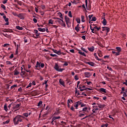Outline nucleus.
<instances>
[{
  "label": "nucleus",
  "instance_id": "nucleus-63",
  "mask_svg": "<svg viewBox=\"0 0 127 127\" xmlns=\"http://www.w3.org/2000/svg\"><path fill=\"white\" fill-rule=\"evenodd\" d=\"M64 66H68V63L67 62H64Z\"/></svg>",
  "mask_w": 127,
  "mask_h": 127
},
{
  "label": "nucleus",
  "instance_id": "nucleus-31",
  "mask_svg": "<svg viewBox=\"0 0 127 127\" xmlns=\"http://www.w3.org/2000/svg\"><path fill=\"white\" fill-rule=\"evenodd\" d=\"M98 107L100 108V109H103V108H105V105H101V104H98Z\"/></svg>",
  "mask_w": 127,
  "mask_h": 127
},
{
  "label": "nucleus",
  "instance_id": "nucleus-33",
  "mask_svg": "<svg viewBox=\"0 0 127 127\" xmlns=\"http://www.w3.org/2000/svg\"><path fill=\"white\" fill-rule=\"evenodd\" d=\"M81 21L82 22H85V21H86V20H85V16L83 15H81Z\"/></svg>",
  "mask_w": 127,
  "mask_h": 127
},
{
  "label": "nucleus",
  "instance_id": "nucleus-46",
  "mask_svg": "<svg viewBox=\"0 0 127 127\" xmlns=\"http://www.w3.org/2000/svg\"><path fill=\"white\" fill-rule=\"evenodd\" d=\"M97 20V18H96V17H93L91 19V21H96Z\"/></svg>",
  "mask_w": 127,
  "mask_h": 127
},
{
  "label": "nucleus",
  "instance_id": "nucleus-10",
  "mask_svg": "<svg viewBox=\"0 0 127 127\" xmlns=\"http://www.w3.org/2000/svg\"><path fill=\"white\" fill-rule=\"evenodd\" d=\"M53 52L54 53H56V54H58V55H61V51H57L56 50H53Z\"/></svg>",
  "mask_w": 127,
  "mask_h": 127
},
{
  "label": "nucleus",
  "instance_id": "nucleus-48",
  "mask_svg": "<svg viewBox=\"0 0 127 127\" xmlns=\"http://www.w3.org/2000/svg\"><path fill=\"white\" fill-rule=\"evenodd\" d=\"M68 16H69V17H72V12L71 11L68 12Z\"/></svg>",
  "mask_w": 127,
  "mask_h": 127
},
{
  "label": "nucleus",
  "instance_id": "nucleus-7",
  "mask_svg": "<svg viewBox=\"0 0 127 127\" xmlns=\"http://www.w3.org/2000/svg\"><path fill=\"white\" fill-rule=\"evenodd\" d=\"M41 64V63H39V62H37L36 65L35 66V68L36 70H40V68H38V67H40Z\"/></svg>",
  "mask_w": 127,
  "mask_h": 127
},
{
  "label": "nucleus",
  "instance_id": "nucleus-24",
  "mask_svg": "<svg viewBox=\"0 0 127 127\" xmlns=\"http://www.w3.org/2000/svg\"><path fill=\"white\" fill-rule=\"evenodd\" d=\"M60 24H61L62 26H64V27H66V24H65V22H64L63 20L60 23Z\"/></svg>",
  "mask_w": 127,
  "mask_h": 127
},
{
  "label": "nucleus",
  "instance_id": "nucleus-57",
  "mask_svg": "<svg viewBox=\"0 0 127 127\" xmlns=\"http://www.w3.org/2000/svg\"><path fill=\"white\" fill-rule=\"evenodd\" d=\"M93 16H94V15H93V14L89 15L88 16V17L89 18V20H91V19L92 18V17H93Z\"/></svg>",
  "mask_w": 127,
  "mask_h": 127
},
{
  "label": "nucleus",
  "instance_id": "nucleus-49",
  "mask_svg": "<svg viewBox=\"0 0 127 127\" xmlns=\"http://www.w3.org/2000/svg\"><path fill=\"white\" fill-rule=\"evenodd\" d=\"M55 121V119L54 118H53V119H52V122H51V124L53 126H54V123H54Z\"/></svg>",
  "mask_w": 127,
  "mask_h": 127
},
{
  "label": "nucleus",
  "instance_id": "nucleus-22",
  "mask_svg": "<svg viewBox=\"0 0 127 127\" xmlns=\"http://www.w3.org/2000/svg\"><path fill=\"white\" fill-rule=\"evenodd\" d=\"M54 19H56V20H57V21H58V22H59V23H61V22L63 21V20H62L59 18H54Z\"/></svg>",
  "mask_w": 127,
  "mask_h": 127
},
{
  "label": "nucleus",
  "instance_id": "nucleus-56",
  "mask_svg": "<svg viewBox=\"0 0 127 127\" xmlns=\"http://www.w3.org/2000/svg\"><path fill=\"white\" fill-rule=\"evenodd\" d=\"M33 21H34V22L35 23H37V19L36 18H33Z\"/></svg>",
  "mask_w": 127,
  "mask_h": 127
},
{
  "label": "nucleus",
  "instance_id": "nucleus-17",
  "mask_svg": "<svg viewBox=\"0 0 127 127\" xmlns=\"http://www.w3.org/2000/svg\"><path fill=\"white\" fill-rule=\"evenodd\" d=\"M59 83L61 84V85L63 86V87H65V83L64 82V81H63L62 79L59 80Z\"/></svg>",
  "mask_w": 127,
  "mask_h": 127
},
{
  "label": "nucleus",
  "instance_id": "nucleus-39",
  "mask_svg": "<svg viewBox=\"0 0 127 127\" xmlns=\"http://www.w3.org/2000/svg\"><path fill=\"white\" fill-rule=\"evenodd\" d=\"M58 14L60 15V17H61L62 19H63V15H62V13H61V12H59Z\"/></svg>",
  "mask_w": 127,
  "mask_h": 127
},
{
  "label": "nucleus",
  "instance_id": "nucleus-50",
  "mask_svg": "<svg viewBox=\"0 0 127 127\" xmlns=\"http://www.w3.org/2000/svg\"><path fill=\"white\" fill-rule=\"evenodd\" d=\"M75 30H76V31H77V32H79V31L80 30V28H78L77 27H75Z\"/></svg>",
  "mask_w": 127,
  "mask_h": 127
},
{
  "label": "nucleus",
  "instance_id": "nucleus-64",
  "mask_svg": "<svg viewBox=\"0 0 127 127\" xmlns=\"http://www.w3.org/2000/svg\"><path fill=\"white\" fill-rule=\"evenodd\" d=\"M9 58H10V59H12V58H13V54H11V55L9 56Z\"/></svg>",
  "mask_w": 127,
  "mask_h": 127
},
{
  "label": "nucleus",
  "instance_id": "nucleus-27",
  "mask_svg": "<svg viewBox=\"0 0 127 127\" xmlns=\"http://www.w3.org/2000/svg\"><path fill=\"white\" fill-rule=\"evenodd\" d=\"M3 18L4 19V20L5 21V22H8L9 19L8 18H6V16H3Z\"/></svg>",
  "mask_w": 127,
  "mask_h": 127
},
{
  "label": "nucleus",
  "instance_id": "nucleus-25",
  "mask_svg": "<svg viewBox=\"0 0 127 127\" xmlns=\"http://www.w3.org/2000/svg\"><path fill=\"white\" fill-rule=\"evenodd\" d=\"M112 53L113 54H114V55H115L116 56H119V55H120V53H119L118 52H116V51H112Z\"/></svg>",
  "mask_w": 127,
  "mask_h": 127
},
{
  "label": "nucleus",
  "instance_id": "nucleus-18",
  "mask_svg": "<svg viewBox=\"0 0 127 127\" xmlns=\"http://www.w3.org/2000/svg\"><path fill=\"white\" fill-rule=\"evenodd\" d=\"M94 56L95 57V59H96V60H98V61H102V59H99L98 57V56H97V53H95L94 54Z\"/></svg>",
  "mask_w": 127,
  "mask_h": 127
},
{
  "label": "nucleus",
  "instance_id": "nucleus-21",
  "mask_svg": "<svg viewBox=\"0 0 127 127\" xmlns=\"http://www.w3.org/2000/svg\"><path fill=\"white\" fill-rule=\"evenodd\" d=\"M31 113H29V114L27 113H24L23 114V116L25 117V118H28L29 116H30V114Z\"/></svg>",
  "mask_w": 127,
  "mask_h": 127
},
{
  "label": "nucleus",
  "instance_id": "nucleus-20",
  "mask_svg": "<svg viewBox=\"0 0 127 127\" xmlns=\"http://www.w3.org/2000/svg\"><path fill=\"white\" fill-rule=\"evenodd\" d=\"M116 49V50H115V51H117L119 52V53L122 52V48H121L120 47H117Z\"/></svg>",
  "mask_w": 127,
  "mask_h": 127
},
{
  "label": "nucleus",
  "instance_id": "nucleus-34",
  "mask_svg": "<svg viewBox=\"0 0 127 127\" xmlns=\"http://www.w3.org/2000/svg\"><path fill=\"white\" fill-rule=\"evenodd\" d=\"M54 22V21L53 20V19H50L49 20V24H53V23Z\"/></svg>",
  "mask_w": 127,
  "mask_h": 127
},
{
  "label": "nucleus",
  "instance_id": "nucleus-54",
  "mask_svg": "<svg viewBox=\"0 0 127 127\" xmlns=\"http://www.w3.org/2000/svg\"><path fill=\"white\" fill-rule=\"evenodd\" d=\"M45 66V64H44L41 63V66H40V67H41V68H44Z\"/></svg>",
  "mask_w": 127,
  "mask_h": 127
},
{
  "label": "nucleus",
  "instance_id": "nucleus-45",
  "mask_svg": "<svg viewBox=\"0 0 127 127\" xmlns=\"http://www.w3.org/2000/svg\"><path fill=\"white\" fill-rule=\"evenodd\" d=\"M41 105H42V101H40L38 104V107H40V106H41Z\"/></svg>",
  "mask_w": 127,
  "mask_h": 127
},
{
  "label": "nucleus",
  "instance_id": "nucleus-19",
  "mask_svg": "<svg viewBox=\"0 0 127 127\" xmlns=\"http://www.w3.org/2000/svg\"><path fill=\"white\" fill-rule=\"evenodd\" d=\"M88 90H89L90 91H92V89H91V88H88V87H87V88H84V89H82V88H81V89H80V91L81 92H83V91H88Z\"/></svg>",
  "mask_w": 127,
  "mask_h": 127
},
{
  "label": "nucleus",
  "instance_id": "nucleus-52",
  "mask_svg": "<svg viewBox=\"0 0 127 127\" xmlns=\"http://www.w3.org/2000/svg\"><path fill=\"white\" fill-rule=\"evenodd\" d=\"M107 68L109 70V71H113V68H112V67H110V66H107Z\"/></svg>",
  "mask_w": 127,
  "mask_h": 127
},
{
  "label": "nucleus",
  "instance_id": "nucleus-60",
  "mask_svg": "<svg viewBox=\"0 0 127 127\" xmlns=\"http://www.w3.org/2000/svg\"><path fill=\"white\" fill-rule=\"evenodd\" d=\"M127 93V91H126V92L125 91L123 92V96L124 97H127V93Z\"/></svg>",
  "mask_w": 127,
  "mask_h": 127
},
{
  "label": "nucleus",
  "instance_id": "nucleus-47",
  "mask_svg": "<svg viewBox=\"0 0 127 127\" xmlns=\"http://www.w3.org/2000/svg\"><path fill=\"white\" fill-rule=\"evenodd\" d=\"M87 110H88V107L84 108L82 109L83 112H87Z\"/></svg>",
  "mask_w": 127,
  "mask_h": 127
},
{
  "label": "nucleus",
  "instance_id": "nucleus-38",
  "mask_svg": "<svg viewBox=\"0 0 127 127\" xmlns=\"http://www.w3.org/2000/svg\"><path fill=\"white\" fill-rule=\"evenodd\" d=\"M9 123V120H7L6 121L3 122V125H7Z\"/></svg>",
  "mask_w": 127,
  "mask_h": 127
},
{
  "label": "nucleus",
  "instance_id": "nucleus-5",
  "mask_svg": "<svg viewBox=\"0 0 127 127\" xmlns=\"http://www.w3.org/2000/svg\"><path fill=\"white\" fill-rule=\"evenodd\" d=\"M38 95V91L35 90L31 92V95L34 97V96H37Z\"/></svg>",
  "mask_w": 127,
  "mask_h": 127
},
{
  "label": "nucleus",
  "instance_id": "nucleus-28",
  "mask_svg": "<svg viewBox=\"0 0 127 127\" xmlns=\"http://www.w3.org/2000/svg\"><path fill=\"white\" fill-rule=\"evenodd\" d=\"M97 54L99 57H103V55L102 54V51H99L97 52Z\"/></svg>",
  "mask_w": 127,
  "mask_h": 127
},
{
  "label": "nucleus",
  "instance_id": "nucleus-14",
  "mask_svg": "<svg viewBox=\"0 0 127 127\" xmlns=\"http://www.w3.org/2000/svg\"><path fill=\"white\" fill-rule=\"evenodd\" d=\"M19 107H20V104H18L13 107V109L17 111V110H19Z\"/></svg>",
  "mask_w": 127,
  "mask_h": 127
},
{
  "label": "nucleus",
  "instance_id": "nucleus-40",
  "mask_svg": "<svg viewBox=\"0 0 127 127\" xmlns=\"http://www.w3.org/2000/svg\"><path fill=\"white\" fill-rule=\"evenodd\" d=\"M6 65H12V64L9 61H6Z\"/></svg>",
  "mask_w": 127,
  "mask_h": 127
},
{
  "label": "nucleus",
  "instance_id": "nucleus-35",
  "mask_svg": "<svg viewBox=\"0 0 127 127\" xmlns=\"http://www.w3.org/2000/svg\"><path fill=\"white\" fill-rule=\"evenodd\" d=\"M75 94H77V93L78 96L81 95V94H80V93L79 92V91H78V89H77V88H75Z\"/></svg>",
  "mask_w": 127,
  "mask_h": 127
},
{
  "label": "nucleus",
  "instance_id": "nucleus-16",
  "mask_svg": "<svg viewBox=\"0 0 127 127\" xmlns=\"http://www.w3.org/2000/svg\"><path fill=\"white\" fill-rule=\"evenodd\" d=\"M86 64H88V65H90V66H92V67H94L95 66V63L92 62H86Z\"/></svg>",
  "mask_w": 127,
  "mask_h": 127
},
{
  "label": "nucleus",
  "instance_id": "nucleus-3",
  "mask_svg": "<svg viewBox=\"0 0 127 127\" xmlns=\"http://www.w3.org/2000/svg\"><path fill=\"white\" fill-rule=\"evenodd\" d=\"M34 33H35L36 37L34 36H33V37H34L36 39H37V38H38V36H39V35H40V33H38V30H34Z\"/></svg>",
  "mask_w": 127,
  "mask_h": 127
},
{
  "label": "nucleus",
  "instance_id": "nucleus-36",
  "mask_svg": "<svg viewBox=\"0 0 127 127\" xmlns=\"http://www.w3.org/2000/svg\"><path fill=\"white\" fill-rule=\"evenodd\" d=\"M91 32L92 33H96L97 30H95V29L93 28H91Z\"/></svg>",
  "mask_w": 127,
  "mask_h": 127
},
{
  "label": "nucleus",
  "instance_id": "nucleus-62",
  "mask_svg": "<svg viewBox=\"0 0 127 127\" xmlns=\"http://www.w3.org/2000/svg\"><path fill=\"white\" fill-rule=\"evenodd\" d=\"M41 7L42 9H44L45 8V5H41Z\"/></svg>",
  "mask_w": 127,
  "mask_h": 127
},
{
  "label": "nucleus",
  "instance_id": "nucleus-58",
  "mask_svg": "<svg viewBox=\"0 0 127 127\" xmlns=\"http://www.w3.org/2000/svg\"><path fill=\"white\" fill-rule=\"evenodd\" d=\"M76 22H77V23H80V22H81V20L80 19V18L76 19Z\"/></svg>",
  "mask_w": 127,
  "mask_h": 127
},
{
  "label": "nucleus",
  "instance_id": "nucleus-29",
  "mask_svg": "<svg viewBox=\"0 0 127 127\" xmlns=\"http://www.w3.org/2000/svg\"><path fill=\"white\" fill-rule=\"evenodd\" d=\"M16 29H18V30H23V28H22V27H20L19 26H16Z\"/></svg>",
  "mask_w": 127,
  "mask_h": 127
},
{
  "label": "nucleus",
  "instance_id": "nucleus-55",
  "mask_svg": "<svg viewBox=\"0 0 127 127\" xmlns=\"http://www.w3.org/2000/svg\"><path fill=\"white\" fill-rule=\"evenodd\" d=\"M78 104H77V103H75V104H74V107H75V108H76V109H78Z\"/></svg>",
  "mask_w": 127,
  "mask_h": 127
},
{
  "label": "nucleus",
  "instance_id": "nucleus-59",
  "mask_svg": "<svg viewBox=\"0 0 127 127\" xmlns=\"http://www.w3.org/2000/svg\"><path fill=\"white\" fill-rule=\"evenodd\" d=\"M74 79H75V80H76V81L79 80V78H78V76L77 75H75Z\"/></svg>",
  "mask_w": 127,
  "mask_h": 127
},
{
  "label": "nucleus",
  "instance_id": "nucleus-26",
  "mask_svg": "<svg viewBox=\"0 0 127 127\" xmlns=\"http://www.w3.org/2000/svg\"><path fill=\"white\" fill-rule=\"evenodd\" d=\"M78 53L79 54H80V55H82V56H84V57H86L87 56L86 54H85V53H83L81 52V51L80 50L78 51Z\"/></svg>",
  "mask_w": 127,
  "mask_h": 127
},
{
  "label": "nucleus",
  "instance_id": "nucleus-30",
  "mask_svg": "<svg viewBox=\"0 0 127 127\" xmlns=\"http://www.w3.org/2000/svg\"><path fill=\"white\" fill-rule=\"evenodd\" d=\"M94 29H96L97 31H99L101 29V27H98L97 26H95L93 27Z\"/></svg>",
  "mask_w": 127,
  "mask_h": 127
},
{
  "label": "nucleus",
  "instance_id": "nucleus-4",
  "mask_svg": "<svg viewBox=\"0 0 127 127\" xmlns=\"http://www.w3.org/2000/svg\"><path fill=\"white\" fill-rule=\"evenodd\" d=\"M102 31H106L107 33L110 32V28L108 27H102Z\"/></svg>",
  "mask_w": 127,
  "mask_h": 127
},
{
  "label": "nucleus",
  "instance_id": "nucleus-42",
  "mask_svg": "<svg viewBox=\"0 0 127 127\" xmlns=\"http://www.w3.org/2000/svg\"><path fill=\"white\" fill-rule=\"evenodd\" d=\"M1 7L3 8L4 10H5L6 9L5 6H4V5H3V4H1Z\"/></svg>",
  "mask_w": 127,
  "mask_h": 127
},
{
  "label": "nucleus",
  "instance_id": "nucleus-51",
  "mask_svg": "<svg viewBox=\"0 0 127 127\" xmlns=\"http://www.w3.org/2000/svg\"><path fill=\"white\" fill-rule=\"evenodd\" d=\"M16 87H17V85L16 84H14L11 86V89H14Z\"/></svg>",
  "mask_w": 127,
  "mask_h": 127
},
{
  "label": "nucleus",
  "instance_id": "nucleus-44",
  "mask_svg": "<svg viewBox=\"0 0 127 127\" xmlns=\"http://www.w3.org/2000/svg\"><path fill=\"white\" fill-rule=\"evenodd\" d=\"M81 50H82V51H84V52H85V53H88V51H86L85 48L81 47Z\"/></svg>",
  "mask_w": 127,
  "mask_h": 127
},
{
  "label": "nucleus",
  "instance_id": "nucleus-23",
  "mask_svg": "<svg viewBox=\"0 0 127 127\" xmlns=\"http://www.w3.org/2000/svg\"><path fill=\"white\" fill-rule=\"evenodd\" d=\"M38 30H39V31H41V32H45L46 30L45 28H38Z\"/></svg>",
  "mask_w": 127,
  "mask_h": 127
},
{
  "label": "nucleus",
  "instance_id": "nucleus-37",
  "mask_svg": "<svg viewBox=\"0 0 127 127\" xmlns=\"http://www.w3.org/2000/svg\"><path fill=\"white\" fill-rule=\"evenodd\" d=\"M4 110L5 111V112H7V106L6 104H5L4 106Z\"/></svg>",
  "mask_w": 127,
  "mask_h": 127
},
{
  "label": "nucleus",
  "instance_id": "nucleus-13",
  "mask_svg": "<svg viewBox=\"0 0 127 127\" xmlns=\"http://www.w3.org/2000/svg\"><path fill=\"white\" fill-rule=\"evenodd\" d=\"M18 17L20 18V19H24V15H23V14L20 13L17 15Z\"/></svg>",
  "mask_w": 127,
  "mask_h": 127
},
{
  "label": "nucleus",
  "instance_id": "nucleus-41",
  "mask_svg": "<svg viewBox=\"0 0 127 127\" xmlns=\"http://www.w3.org/2000/svg\"><path fill=\"white\" fill-rule=\"evenodd\" d=\"M50 56H51L52 57H58V56H57V55L53 54H50Z\"/></svg>",
  "mask_w": 127,
  "mask_h": 127
},
{
  "label": "nucleus",
  "instance_id": "nucleus-11",
  "mask_svg": "<svg viewBox=\"0 0 127 127\" xmlns=\"http://www.w3.org/2000/svg\"><path fill=\"white\" fill-rule=\"evenodd\" d=\"M3 32H12V29H4L2 30Z\"/></svg>",
  "mask_w": 127,
  "mask_h": 127
},
{
  "label": "nucleus",
  "instance_id": "nucleus-53",
  "mask_svg": "<svg viewBox=\"0 0 127 127\" xmlns=\"http://www.w3.org/2000/svg\"><path fill=\"white\" fill-rule=\"evenodd\" d=\"M93 108H95V111H99V108H98V106H93Z\"/></svg>",
  "mask_w": 127,
  "mask_h": 127
},
{
  "label": "nucleus",
  "instance_id": "nucleus-8",
  "mask_svg": "<svg viewBox=\"0 0 127 127\" xmlns=\"http://www.w3.org/2000/svg\"><path fill=\"white\" fill-rule=\"evenodd\" d=\"M103 21H102V23L103 24V25H107V20L105 18V16H102Z\"/></svg>",
  "mask_w": 127,
  "mask_h": 127
},
{
  "label": "nucleus",
  "instance_id": "nucleus-12",
  "mask_svg": "<svg viewBox=\"0 0 127 127\" xmlns=\"http://www.w3.org/2000/svg\"><path fill=\"white\" fill-rule=\"evenodd\" d=\"M84 75L87 78H89V77H91L92 74L90 72H84Z\"/></svg>",
  "mask_w": 127,
  "mask_h": 127
},
{
  "label": "nucleus",
  "instance_id": "nucleus-6",
  "mask_svg": "<svg viewBox=\"0 0 127 127\" xmlns=\"http://www.w3.org/2000/svg\"><path fill=\"white\" fill-rule=\"evenodd\" d=\"M98 91L99 92H100V93H102V94L103 93H107V90L103 88H100Z\"/></svg>",
  "mask_w": 127,
  "mask_h": 127
},
{
  "label": "nucleus",
  "instance_id": "nucleus-1",
  "mask_svg": "<svg viewBox=\"0 0 127 127\" xmlns=\"http://www.w3.org/2000/svg\"><path fill=\"white\" fill-rule=\"evenodd\" d=\"M23 119H24V117L20 115H17L13 120L14 126H16V125H18L19 123H21Z\"/></svg>",
  "mask_w": 127,
  "mask_h": 127
},
{
  "label": "nucleus",
  "instance_id": "nucleus-2",
  "mask_svg": "<svg viewBox=\"0 0 127 127\" xmlns=\"http://www.w3.org/2000/svg\"><path fill=\"white\" fill-rule=\"evenodd\" d=\"M54 68L56 71H58V72H62V71H64V68H59V65L57 64H56L54 66Z\"/></svg>",
  "mask_w": 127,
  "mask_h": 127
},
{
  "label": "nucleus",
  "instance_id": "nucleus-43",
  "mask_svg": "<svg viewBox=\"0 0 127 127\" xmlns=\"http://www.w3.org/2000/svg\"><path fill=\"white\" fill-rule=\"evenodd\" d=\"M53 118H54L55 120H59V119H61V117L60 116L54 117Z\"/></svg>",
  "mask_w": 127,
  "mask_h": 127
},
{
  "label": "nucleus",
  "instance_id": "nucleus-9",
  "mask_svg": "<svg viewBox=\"0 0 127 127\" xmlns=\"http://www.w3.org/2000/svg\"><path fill=\"white\" fill-rule=\"evenodd\" d=\"M65 19L66 23L67 25H68V23H70V18H69L68 16H65Z\"/></svg>",
  "mask_w": 127,
  "mask_h": 127
},
{
  "label": "nucleus",
  "instance_id": "nucleus-15",
  "mask_svg": "<svg viewBox=\"0 0 127 127\" xmlns=\"http://www.w3.org/2000/svg\"><path fill=\"white\" fill-rule=\"evenodd\" d=\"M88 49L89 51H90V52H94V50H95V47L92 46L91 47H88Z\"/></svg>",
  "mask_w": 127,
  "mask_h": 127
},
{
  "label": "nucleus",
  "instance_id": "nucleus-61",
  "mask_svg": "<svg viewBox=\"0 0 127 127\" xmlns=\"http://www.w3.org/2000/svg\"><path fill=\"white\" fill-rule=\"evenodd\" d=\"M32 86V83L30 82L29 85L27 86V88H29L30 87H31Z\"/></svg>",
  "mask_w": 127,
  "mask_h": 127
},
{
  "label": "nucleus",
  "instance_id": "nucleus-32",
  "mask_svg": "<svg viewBox=\"0 0 127 127\" xmlns=\"http://www.w3.org/2000/svg\"><path fill=\"white\" fill-rule=\"evenodd\" d=\"M14 72V75H18V74H19V72H18V71H17V70L16 69H15Z\"/></svg>",
  "mask_w": 127,
  "mask_h": 127
}]
</instances>
